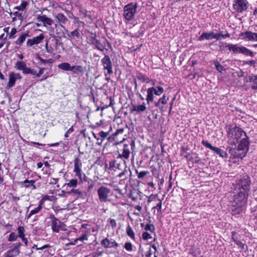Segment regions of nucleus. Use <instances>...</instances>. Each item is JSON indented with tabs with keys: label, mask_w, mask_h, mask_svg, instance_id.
Returning a JSON list of instances; mask_svg holds the SVG:
<instances>
[{
	"label": "nucleus",
	"mask_w": 257,
	"mask_h": 257,
	"mask_svg": "<svg viewBox=\"0 0 257 257\" xmlns=\"http://www.w3.org/2000/svg\"><path fill=\"white\" fill-rule=\"evenodd\" d=\"M242 39L248 41H257V33L251 31L243 32L240 34Z\"/></svg>",
	"instance_id": "nucleus-14"
},
{
	"label": "nucleus",
	"mask_w": 257,
	"mask_h": 257,
	"mask_svg": "<svg viewBox=\"0 0 257 257\" xmlns=\"http://www.w3.org/2000/svg\"><path fill=\"white\" fill-rule=\"evenodd\" d=\"M42 209L40 208V206H38L32 210L30 213L27 215L26 217L27 219H29L32 216L35 214L38 213Z\"/></svg>",
	"instance_id": "nucleus-35"
},
{
	"label": "nucleus",
	"mask_w": 257,
	"mask_h": 257,
	"mask_svg": "<svg viewBox=\"0 0 257 257\" xmlns=\"http://www.w3.org/2000/svg\"><path fill=\"white\" fill-rule=\"evenodd\" d=\"M88 43L90 44L95 45L97 40L96 39L95 35L90 37L88 38Z\"/></svg>",
	"instance_id": "nucleus-46"
},
{
	"label": "nucleus",
	"mask_w": 257,
	"mask_h": 257,
	"mask_svg": "<svg viewBox=\"0 0 257 257\" xmlns=\"http://www.w3.org/2000/svg\"><path fill=\"white\" fill-rule=\"evenodd\" d=\"M145 229L146 231H150L153 232L155 230L154 226L151 224H147L145 226Z\"/></svg>",
	"instance_id": "nucleus-49"
},
{
	"label": "nucleus",
	"mask_w": 257,
	"mask_h": 257,
	"mask_svg": "<svg viewBox=\"0 0 257 257\" xmlns=\"http://www.w3.org/2000/svg\"><path fill=\"white\" fill-rule=\"evenodd\" d=\"M126 232L127 235L130 238H131L133 240H135V234L134 231L130 225H128L126 227Z\"/></svg>",
	"instance_id": "nucleus-31"
},
{
	"label": "nucleus",
	"mask_w": 257,
	"mask_h": 257,
	"mask_svg": "<svg viewBox=\"0 0 257 257\" xmlns=\"http://www.w3.org/2000/svg\"><path fill=\"white\" fill-rule=\"evenodd\" d=\"M31 74L33 75H36L37 76V71L35 69H32L30 68H28L27 69V71L26 72V73L25 74Z\"/></svg>",
	"instance_id": "nucleus-53"
},
{
	"label": "nucleus",
	"mask_w": 257,
	"mask_h": 257,
	"mask_svg": "<svg viewBox=\"0 0 257 257\" xmlns=\"http://www.w3.org/2000/svg\"><path fill=\"white\" fill-rule=\"evenodd\" d=\"M155 90H154V94L160 96L161 95L164 91V88L162 86H157L154 87Z\"/></svg>",
	"instance_id": "nucleus-37"
},
{
	"label": "nucleus",
	"mask_w": 257,
	"mask_h": 257,
	"mask_svg": "<svg viewBox=\"0 0 257 257\" xmlns=\"http://www.w3.org/2000/svg\"><path fill=\"white\" fill-rule=\"evenodd\" d=\"M214 65L215 67L216 68L217 70L220 72H221L223 71L224 70V68L223 66H221V65L218 62H214Z\"/></svg>",
	"instance_id": "nucleus-47"
},
{
	"label": "nucleus",
	"mask_w": 257,
	"mask_h": 257,
	"mask_svg": "<svg viewBox=\"0 0 257 257\" xmlns=\"http://www.w3.org/2000/svg\"><path fill=\"white\" fill-rule=\"evenodd\" d=\"M210 150H211L213 153L217 155L219 157L222 158H226L227 154L226 152L220 149V148L214 147L210 144Z\"/></svg>",
	"instance_id": "nucleus-18"
},
{
	"label": "nucleus",
	"mask_w": 257,
	"mask_h": 257,
	"mask_svg": "<svg viewBox=\"0 0 257 257\" xmlns=\"http://www.w3.org/2000/svg\"><path fill=\"white\" fill-rule=\"evenodd\" d=\"M18 238L17 235L14 232H11L9 235L8 240L9 241H14L17 240Z\"/></svg>",
	"instance_id": "nucleus-41"
},
{
	"label": "nucleus",
	"mask_w": 257,
	"mask_h": 257,
	"mask_svg": "<svg viewBox=\"0 0 257 257\" xmlns=\"http://www.w3.org/2000/svg\"><path fill=\"white\" fill-rule=\"evenodd\" d=\"M99 136L101 138L100 139V142H97V144L99 145H101L104 139H105V138L108 136V133L104 132L103 131H101L99 133Z\"/></svg>",
	"instance_id": "nucleus-38"
},
{
	"label": "nucleus",
	"mask_w": 257,
	"mask_h": 257,
	"mask_svg": "<svg viewBox=\"0 0 257 257\" xmlns=\"http://www.w3.org/2000/svg\"><path fill=\"white\" fill-rule=\"evenodd\" d=\"M22 78L20 73H16L14 72H11L9 76V82L7 85L6 88L10 89L15 84L17 79H21Z\"/></svg>",
	"instance_id": "nucleus-12"
},
{
	"label": "nucleus",
	"mask_w": 257,
	"mask_h": 257,
	"mask_svg": "<svg viewBox=\"0 0 257 257\" xmlns=\"http://www.w3.org/2000/svg\"><path fill=\"white\" fill-rule=\"evenodd\" d=\"M152 252L151 249H150L146 253L145 257H151Z\"/></svg>",
	"instance_id": "nucleus-63"
},
{
	"label": "nucleus",
	"mask_w": 257,
	"mask_h": 257,
	"mask_svg": "<svg viewBox=\"0 0 257 257\" xmlns=\"http://www.w3.org/2000/svg\"><path fill=\"white\" fill-rule=\"evenodd\" d=\"M43 34H41L38 36L33 37L32 39H28L27 41V45L28 46H32L34 45H37L41 42L44 39Z\"/></svg>",
	"instance_id": "nucleus-15"
},
{
	"label": "nucleus",
	"mask_w": 257,
	"mask_h": 257,
	"mask_svg": "<svg viewBox=\"0 0 257 257\" xmlns=\"http://www.w3.org/2000/svg\"><path fill=\"white\" fill-rule=\"evenodd\" d=\"M240 54H242L246 56L253 57V53L251 50L246 48L244 46H242V49Z\"/></svg>",
	"instance_id": "nucleus-30"
},
{
	"label": "nucleus",
	"mask_w": 257,
	"mask_h": 257,
	"mask_svg": "<svg viewBox=\"0 0 257 257\" xmlns=\"http://www.w3.org/2000/svg\"><path fill=\"white\" fill-rule=\"evenodd\" d=\"M209 39V35L207 33L203 34L199 38L200 40H203L204 39Z\"/></svg>",
	"instance_id": "nucleus-57"
},
{
	"label": "nucleus",
	"mask_w": 257,
	"mask_h": 257,
	"mask_svg": "<svg viewBox=\"0 0 257 257\" xmlns=\"http://www.w3.org/2000/svg\"><path fill=\"white\" fill-rule=\"evenodd\" d=\"M35 181L34 180H25L23 181V183L25 184V187L26 188H29L30 187H32L33 189H35L36 188V186L34 185Z\"/></svg>",
	"instance_id": "nucleus-32"
},
{
	"label": "nucleus",
	"mask_w": 257,
	"mask_h": 257,
	"mask_svg": "<svg viewBox=\"0 0 257 257\" xmlns=\"http://www.w3.org/2000/svg\"><path fill=\"white\" fill-rule=\"evenodd\" d=\"M124 247L128 251H132L133 250V244L130 242H125Z\"/></svg>",
	"instance_id": "nucleus-45"
},
{
	"label": "nucleus",
	"mask_w": 257,
	"mask_h": 257,
	"mask_svg": "<svg viewBox=\"0 0 257 257\" xmlns=\"http://www.w3.org/2000/svg\"><path fill=\"white\" fill-rule=\"evenodd\" d=\"M73 37L79 38L80 36L79 32L77 29H76L70 33V36Z\"/></svg>",
	"instance_id": "nucleus-52"
},
{
	"label": "nucleus",
	"mask_w": 257,
	"mask_h": 257,
	"mask_svg": "<svg viewBox=\"0 0 257 257\" xmlns=\"http://www.w3.org/2000/svg\"><path fill=\"white\" fill-rule=\"evenodd\" d=\"M13 15L14 16V20L18 19V20L22 21L23 20L24 17V15L23 12L19 11L18 10L13 13Z\"/></svg>",
	"instance_id": "nucleus-34"
},
{
	"label": "nucleus",
	"mask_w": 257,
	"mask_h": 257,
	"mask_svg": "<svg viewBox=\"0 0 257 257\" xmlns=\"http://www.w3.org/2000/svg\"><path fill=\"white\" fill-rule=\"evenodd\" d=\"M28 5V3L26 1H22L20 5L15 7L14 9L17 10L19 11L23 12L26 9V8L27 7Z\"/></svg>",
	"instance_id": "nucleus-27"
},
{
	"label": "nucleus",
	"mask_w": 257,
	"mask_h": 257,
	"mask_svg": "<svg viewBox=\"0 0 257 257\" xmlns=\"http://www.w3.org/2000/svg\"><path fill=\"white\" fill-rule=\"evenodd\" d=\"M138 79L141 81L143 82H146V83H150L151 81V79H150L149 77L145 76L144 75L140 74L137 77Z\"/></svg>",
	"instance_id": "nucleus-36"
},
{
	"label": "nucleus",
	"mask_w": 257,
	"mask_h": 257,
	"mask_svg": "<svg viewBox=\"0 0 257 257\" xmlns=\"http://www.w3.org/2000/svg\"><path fill=\"white\" fill-rule=\"evenodd\" d=\"M247 0H235L233 4L234 10L238 13H242L247 9Z\"/></svg>",
	"instance_id": "nucleus-8"
},
{
	"label": "nucleus",
	"mask_w": 257,
	"mask_h": 257,
	"mask_svg": "<svg viewBox=\"0 0 257 257\" xmlns=\"http://www.w3.org/2000/svg\"><path fill=\"white\" fill-rule=\"evenodd\" d=\"M250 186V179L247 175H243L236 183L231 208L234 214H239L242 211L247 202Z\"/></svg>",
	"instance_id": "nucleus-1"
},
{
	"label": "nucleus",
	"mask_w": 257,
	"mask_h": 257,
	"mask_svg": "<svg viewBox=\"0 0 257 257\" xmlns=\"http://www.w3.org/2000/svg\"><path fill=\"white\" fill-rule=\"evenodd\" d=\"M74 131L73 126H71L69 129L66 132L64 135L65 138L69 137V135L72 133Z\"/></svg>",
	"instance_id": "nucleus-56"
},
{
	"label": "nucleus",
	"mask_w": 257,
	"mask_h": 257,
	"mask_svg": "<svg viewBox=\"0 0 257 257\" xmlns=\"http://www.w3.org/2000/svg\"><path fill=\"white\" fill-rule=\"evenodd\" d=\"M14 247L8 250L4 254L3 257H17L20 253V242L14 244Z\"/></svg>",
	"instance_id": "nucleus-11"
},
{
	"label": "nucleus",
	"mask_w": 257,
	"mask_h": 257,
	"mask_svg": "<svg viewBox=\"0 0 257 257\" xmlns=\"http://www.w3.org/2000/svg\"><path fill=\"white\" fill-rule=\"evenodd\" d=\"M58 67L64 71H71V66L67 62L62 63L58 65Z\"/></svg>",
	"instance_id": "nucleus-29"
},
{
	"label": "nucleus",
	"mask_w": 257,
	"mask_h": 257,
	"mask_svg": "<svg viewBox=\"0 0 257 257\" xmlns=\"http://www.w3.org/2000/svg\"><path fill=\"white\" fill-rule=\"evenodd\" d=\"M223 47L228 48L230 51L233 52L234 53L240 54L242 46H239L238 44H232L224 43L223 44Z\"/></svg>",
	"instance_id": "nucleus-16"
},
{
	"label": "nucleus",
	"mask_w": 257,
	"mask_h": 257,
	"mask_svg": "<svg viewBox=\"0 0 257 257\" xmlns=\"http://www.w3.org/2000/svg\"><path fill=\"white\" fill-rule=\"evenodd\" d=\"M232 239L233 240L235 239L236 238H238L237 236V233L235 231L232 232Z\"/></svg>",
	"instance_id": "nucleus-62"
},
{
	"label": "nucleus",
	"mask_w": 257,
	"mask_h": 257,
	"mask_svg": "<svg viewBox=\"0 0 257 257\" xmlns=\"http://www.w3.org/2000/svg\"><path fill=\"white\" fill-rule=\"evenodd\" d=\"M37 20L39 22H42L45 27L52 25L54 22L52 19L47 17L46 15H39L37 17Z\"/></svg>",
	"instance_id": "nucleus-17"
},
{
	"label": "nucleus",
	"mask_w": 257,
	"mask_h": 257,
	"mask_svg": "<svg viewBox=\"0 0 257 257\" xmlns=\"http://www.w3.org/2000/svg\"><path fill=\"white\" fill-rule=\"evenodd\" d=\"M137 6L133 3H130L123 8V16L126 21L130 22L133 20L136 13Z\"/></svg>",
	"instance_id": "nucleus-3"
},
{
	"label": "nucleus",
	"mask_w": 257,
	"mask_h": 257,
	"mask_svg": "<svg viewBox=\"0 0 257 257\" xmlns=\"http://www.w3.org/2000/svg\"><path fill=\"white\" fill-rule=\"evenodd\" d=\"M135 147V142L134 141H132L130 144H124L123 148L121 150V153L119 154L117 158L122 160H127L130 158L131 151H134Z\"/></svg>",
	"instance_id": "nucleus-4"
},
{
	"label": "nucleus",
	"mask_w": 257,
	"mask_h": 257,
	"mask_svg": "<svg viewBox=\"0 0 257 257\" xmlns=\"http://www.w3.org/2000/svg\"><path fill=\"white\" fill-rule=\"evenodd\" d=\"M136 173L138 174V177L139 179L144 178L146 175H148L149 172L148 171H144L139 172L138 170H136Z\"/></svg>",
	"instance_id": "nucleus-42"
},
{
	"label": "nucleus",
	"mask_w": 257,
	"mask_h": 257,
	"mask_svg": "<svg viewBox=\"0 0 257 257\" xmlns=\"http://www.w3.org/2000/svg\"><path fill=\"white\" fill-rule=\"evenodd\" d=\"M229 36L230 35L228 33L223 35L219 32L210 33V39H216V40H220L221 38L225 39L229 37Z\"/></svg>",
	"instance_id": "nucleus-24"
},
{
	"label": "nucleus",
	"mask_w": 257,
	"mask_h": 257,
	"mask_svg": "<svg viewBox=\"0 0 257 257\" xmlns=\"http://www.w3.org/2000/svg\"><path fill=\"white\" fill-rule=\"evenodd\" d=\"M101 245L104 248H116L118 244L111 238H104L101 241Z\"/></svg>",
	"instance_id": "nucleus-13"
},
{
	"label": "nucleus",
	"mask_w": 257,
	"mask_h": 257,
	"mask_svg": "<svg viewBox=\"0 0 257 257\" xmlns=\"http://www.w3.org/2000/svg\"><path fill=\"white\" fill-rule=\"evenodd\" d=\"M110 189L105 186H102L97 190L98 199L100 202H106L108 199L109 194L110 193Z\"/></svg>",
	"instance_id": "nucleus-5"
},
{
	"label": "nucleus",
	"mask_w": 257,
	"mask_h": 257,
	"mask_svg": "<svg viewBox=\"0 0 257 257\" xmlns=\"http://www.w3.org/2000/svg\"><path fill=\"white\" fill-rule=\"evenodd\" d=\"M239 144L238 146V150L243 151V155H239V157L242 158L245 156L246 153L248 150L249 141L248 137L245 134V137H242L238 141Z\"/></svg>",
	"instance_id": "nucleus-6"
},
{
	"label": "nucleus",
	"mask_w": 257,
	"mask_h": 257,
	"mask_svg": "<svg viewBox=\"0 0 257 257\" xmlns=\"http://www.w3.org/2000/svg\"><path fill=\"white\" fill-rule=\"evenodd\" d=\"M169 100L168 98H166L165 94H164L163 96L159 99V102H161L162 104H165L167 103Z\"/></svg>",
	"instance_id": "nucleus-48"
},
{
	"label": "nucleus",
	"mask_w": 257,
	"mask_h": 257,
	"mask_svg": "<svg viewBox=\"0 0 257 257\" xmlns=\"http://www.w3.org/2000/svg\"><path fill=\"white\" fill-rule=\"evenodd\" d=\"M142 237L144 240H148L152 238L150 234L147 232H144L143 233Z\"/></svg>",
	"instance_id": "nucleus-51"
},
{
	"label": "nucleus",
	"mask_w": 257,
	"mask_h": 257,
	"mask_svg": "<svg viewBox=\"0 0 257 257\" xmlns=\"http://www.w3.org/2000/svg\"><path fill=\"white\" fill-rule=\"evenodd\" d=\"M55 18L60 23V24H65L68 21L67 18L62 13L58 14Z\"/></svg>",
	"instance_id": "nucleus-26"
},
{
	"label": "nucleus",
	"mask_w": 257,
	"mask_h": 257,
	"mask_svg": "<svg viewBox=\"0 0 257 257\" xmlns=\"http://www.w3.org/2000/svg\"><path fill=\"white\" fill-rule=\"evenodd\" d=\"M51 226L53 231L58 232L60 230H64L63 228V224L56 218L54 215H51Z\"/></svg>",
	"instance_id": "nucleus-9"
},
{
	"label": "nucleus",
	"mask_w": 257,
	"mask_h": 257,
	"mask_svg": "<svg viewBox=\"0 0 257 257\" xmlns=\"http://www.w3.org/2000/svg\"><path fill=\"white\" fill-rule=\"evenodd\" d=\"M56 34L57 37H60L64 34L62 29H64V26L62 24H55Z\"/></svg>",
	"instance_id": "nucleus-28"
},
{
	"label": "nucleus",
	"mask_w": 257,
	"mask_h": 257,
	"mask_svg": "<svg viewBox=\"0 0 257 257\" xmlns=\"http://www.w3.org/2000/svg\"><path fill=\"white\" fill-rule=\"evenodd\" d=\"M88 240V237H87V235L86 234H84L80 237L76 238V240H78V241L79 240V241H83L84 240Z\"/></svg>",
	"instance_id": "nucleus-54"
},
{
	"label": "nucleus",
	"mask_w": 257,
	"mask_h": 257,
	"mask_svg": "<svg viewBox=\"0 0 257 257\" xmlns=\"http://www.w3.org/2000/svg\"><path fill=\"white\" fill-rule=\"evenodd\" d=\"M154 208H157L158 211H160L162 209V201L160 200L159 203L157 204V205L154 207Z\"/></svg>",
	"instance_id": "nucleus-59"
},
{
	"label": "nucleus",
	"mask_w": 257,
	"mask_h": 257,
	"mask_svg": "<svg viewBox=\"0 0 257 257\" xmlns=\"http://www.w3.org/2000/svg\"><path fill=\"white\" fill-rule=\"evenodd\" d=\"M49 247H50V245H49V244H45V245H44L40 247H37L36 246V248H37V250H42V249L48 248Z\"/></svg>",
	"instance_id": "nucleus-61"
},
{
	"label": "nucleus",
	"mask_w": 257,
	"mask_h": 257,
	"mask_svg": "<svg viewBox=\"0 0 257 257\" xmlns=\"http://www.w3.org/2000/svg\"><path fill=\"white\" fill-rule=\"evenodd\" d=\"M24 231H25V229L23 226H19L18 228V235H17L18 237H19V238H21L25 236Z\"/></svg>",
	"instance_id": "nucleus-39"
},
{
	"label": "nucleus",
	"mask_w": 257,
	"mask_h": 257,
	"mask_svg": "<svg viewBox=\"0 0 257 257\" xmlns=\"http://www.w3.org/2000/svg\"><path fill=\"white\" fill-rule=\"evenodd\" d=\"M109 224L112 228H114L116 227V222L114 219H110L109 220Z\"/></svg>",
	"instance_id": "nucleus-55"
},
{
	"label": "nucleus",
	"mask_w": 257,
	"mask_h": 257,
	"mask_svg": "<svg viewBox=\"0 0 257 257\" xmlns=\"http://www.w3.org/2000/svg\"><path fill=\"white\" fill-rule=\"evenodd\" d=\"M246 133L237 126H229L227 129V142L233 146H236L239 140L245 137Z\"/></svg>",
	"instance_id": "nucleus-2"
},
{
	"label": "nucleus",
	"mask_w": 257,
	"mask_h": 257,
	"mask_svg": "<svg viewBox=\"0 0 257 257\" xmlns=\"http://www.w3.org/2000/svg\"><path fill=\"white\" fill-rule=\"evenodd\" d=\"M15 68L18 70L22 71V73L25 74L28 68L26 63L23 61H17L15 63Z\"/></svg>",
	"instance_id": "nucleus-19"
},
{
	"label": "nucleus",
	"mask_w": 257,
	"mask_h": 257,
	"mask_svg": "<svg viewBox=\"0 0 257 257\" xmlns=\"http://www.w3.org/2000/svg\"><path fill=\"white\" fill-rule=\"evenodd\" d=\"M70 193L76 194V195H79L80 196H81L83 195V192L79 190V189H72Z\"/></svg>",
	"instance_id": "nucleus-50"
},
{
	"label": "nucleus",
	"mask_w": 257,
	"mask_h": 257,
	"mask_svg": "<svg viewBox=\"0 0 257 257\" xmlns=\"http://www.w3.org/2000/svg\"><path fill=\"white\" fill-rule=\"evenodd\" d=\"M94 45L95 48L100 51H103L105 49V45L100 43L98 40L97 41Z\"/></svg>",
	"instance_id": "nucleus-40"
},
{
	"label": "nucleus",
	"mask_w": 257,
	"mask_h": 257,
	"mask_svg": "<svg viewBox=\"0 0 257 257\" xmlns=\"http://www.w3.org/2000/svg\"><path fill=\"white\" fill-rule=\"evenodd\" d=\"M147 109L146 103L143 102L142 104L139 105H133L131 108V112H137L138 113H141L145 111Z\"/></svg>",
	"instance_id": "nucleus-21"
},
{
	"label": "nucleus",
	"mask_w": 257,
	"mask_h": 257,
	"mask_svg": "<svg viewBox=\"0 0 257 257\" xmlns=\"http://www.w3.org/2000/svg\"><path fill=\"white\" fill-rule=\"evenodd\" d=\"M154 90H155L154 87H150L147 89V95L146 99L148 104L154 101Z\"/></svg>",
	"instance_id": "nucleus-22"
},
{
	"label": "nucleus",
	"mask_w": 257,
	"mask_h": 257,
	"mask_svg": "<svg viewBox=\"0 0 257 257\" xmlns=\"http://www.w3.org/2000/svg\"><path fill=\"white\" fill-rule=\"evenodd\" d=\"M58 45V42L56 41L55 44H50L49 45L48 43H46L45 44V48L46 49V51L52 55H55L56 53V50Z\"/></svg>",
	"instance_id": "nucleus-20"
},
{
	"label": "nucleus",
	"mask_w": 257,
	"mask_h": 257,
	"mask_svg": "<svg viewBox=\"0 0 257 257\" xmlns=\"http://www.w3.org/2000/svg\"><path fill=\"white\" fill-rule=\"evenodd\" d=\"M38 59L43 64H52L54 62L52 59H44L40 57H39Z\"/></svg>",
	"instance_id": "nucleus-44"
},
{
	"label": "nucleus",
	"mask_w": 257,
	"mask_h": 257,
	"mask_svg": "<svg viewBox=\"0 0 257 257\" xmlns=\"http://www.w3.org/2000/svg\"><path fill=\"white\" fill-rule=\"evenodd\" d=\"M237 245H238L240 247H241L242 249L244 248L245 244L242 243L241 241L238 240L237 241L236 243H235Z\"/></svg>",
	"instance_id": "nucleus-60"
},
{
	"label": "nucleus",
	"mask_w": 257,
	"mask_h": 257,
	"mask_svg": "<svg viewBox=\"0 0 257 257\" xmlns=\"http://www.w3.org/2000/svg\"><path fill=\"white\" fill-rule=\"evenodd\" d=\"M83 71V69L81 66L80 65H76V66H72L71 68V72L74 73H81Z\"/></svg>",
	"instance_id": "nucleus-33"
},
{
	"label": "nucleus",
	"mask_w": 257,
	"mask_h": 257,
	"mask_svg": "<svg viewBox=\"0 0 257 257\" xmlns=\"http://www.w3.org/2000/svg\"><path fill=\"white\" fill-rule=\"evenodd\" d=\"M22 240V241L24 242L25 245L27 246H28V239L25 237V236H24L23 237L21 238Z\"/></svg>",
	"instance_id": "nucleus-64"
},
{
	"label": "nucleus",
	"mask_w": 257,
	"mask_h": 257,
	"mask_svg": "<svg viewBox=\"0 0 257 257\" xmlns=\"http://www.w3.org/2000/svg\"><path fill=\"white\" fill-rule=\"evenodd\" d=\"M83 180L82 177L81 178V181H80L79 178L75 177L74 179H72L69 181L68 182L65 184V186L69 187L75 188L77 187V185L80 184L82 183Z\"/></svg>",
	"instance_id": "nucleus-23"
},
{
	"label": "nucleus",
	"mask_w": 257,
	"mask_h": 257,
	"mask_svg": "<svg viewBox=\"0 0 257 257\" xmlns=\"http://www.w3.org/2000/svg\"><path fill=\"white\" fill-rule=\"evenodd\" d=\"M29 36L28 33H23L16 40L15 44L18 45H21L25 41L26 38Z\"/></svg>",
	"instance_id": "nucleus-25"
},
{
	"label": "nucleus",
	"mask_w": 257,
	"mask_h": 257,
	"mask_svg": "<svg viewBox=\"0 0 257 257\" xmlns=\"http://www.w3.org/2000/svg\"><path fill=\"white\" fill-rule=\"evenodd\" d=\"M101 62L103 66V69L107 70V73L108 74H111L113 73L112 64L109 56L105 55V56L101 59Z\"/></svg>",
	"instance_id": "nucleus-10"
},
{
	"label": "nucleus",
	"mask_w": 257,
	"mask_h": 257,
	"mask_svg": "<svg viewBox=\"0 0 257 257\" xmlns=\"http://www.w3.org/2000/svg\"><path fill=\"white\" fill-rule=\"evenodd\" d=\"M45 70V68H40L37 74V77H39L43 74Z\"/></svg>",
	"instance_id": "nucleus-58"
},
{
	"label": "nucleus",
	"mask_w": 257,
	"mask_h": 257,
	"mask_svg": "<svg viewBox=\"0 0 257 257\" xmlns=\"http://www.w3.org/2000/svg\"><path fill=\"white\" fill-rule=\"evenodd\" d=\"M17 33V30L15 28L12 29L11 32L9 34V38L10 39H14L15 38V34Z\"/></svg>",
	"instance_id": "nucleus-43"
},
{
	"label": "nucleus",
	"mask_w": 257,
	"mask_h": 257,
	"mask_svg": "<svg viewBox=\"0 0 257 257\" xmlns=\"http://www.w3.org/2000/svg\"><path fill=\"white\" fill-rule=\"evenodd\" d=\"M82 163L80 159L77 157L74 160V169L73 172L75 173V177L79 178L80 181H81V178L85 175L82 173L81 170Z\"/></svg>",
	"instance_id": "nucleus-7"
}]
</instances>
